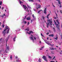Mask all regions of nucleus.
<instances>
[{"label":"nucleus","instance_id":"42","mask_svg":"<svg viewBox=\"0 0 62 62\" xmlns=\"http://www.w3.org/2000/svg\"><path fill=\"white\" fill-rule=\"evenodd\" d=\"M55 58V57L54 56V57L53 58V59H54Z\"/></svg>","mask_w":62,"mask_h":62},{"label":"nucleus","instance_id":"39","mask_svg":"<svg viewBox=\"0 0 62 62\" xmlns=\"http://www.w3.org/2000/svg\"><path fill=\"white\" fill-rule=\"evenodd\" d=\"M30 23H29V22H28V25H29L30 24Z\"/></svg>","mask_w":62,"mask_h":62},{"label":"nucleus","instance_id":"34","mask_svg":"<svg viewBox=\"0 0 62 62\" xmlns=\"http://www.w3.org/2000/svg\"><path fill=\"white\" fill-rule=\"evenodd\" d=\"M26 18V16H25V18L24 17V20H25V19Z\"/></svg>","mask_w":62,"mask_h":62},{"label":"nucleus","instance_id":"12","mask_svg":"<svg viewBox=\"0 0 62 62\" xmlns=\"http://www.w3.org/2000/svg\"><path fill=\"white\" fill-rule=\"evenodd\" d=\"M56 1H58V3L59 5H61V2H60V0H56Z\"/></svg>","mask_w":62,"mask_h":62},{"label":"nucleus","instance_id":"23","mask_svg":"<svg viewBox=\"0 0 62 62\" xmlns=\"http://www.w3.org/2000/svg\"><path fill=\"white\" fill-rule=\"evenodd\" d=\"M15 39H16V36H15V38L14 39V41H16Z\"/></svg>","mask_w":62,"mask_h":62},{"label":"nucleus","instance_id":"59","mask_svg":"<svg viewBox=\"0 0 62 62\" xmlns=\"http://www.w3.org/2000/svg\"><path fill=\"white\" fill-rule=\"evenodd\" d=\"M28 8H30V6H29L28 7Z\"/></svg>","mask_w":62,"mask_h":62},{"label":"nucleus","instance_id":"38","mask_svg":"<svg viewBox=\"0 0 62 62\" xmlns=\"http://www.w3.org/2000/svg\"><path fill=\"white\" fill-rule=\"evenodd\" d=\"M4 26H5V25H2V27H3V28H4Z\"/></svg>","mask_w":62,"mask_h":62},{"label":"nucleus","instance_id":"16","mask_svg":"<svg viewBox=\"0 0 62 62\" xmlns=\"http://www.w3.org/2000/svg\"><path fill=\"white\" fill-rule=\"evenodd\" d=\"M56 22L58 24H60V23L59 22V21H58V20H56Z\"/></svg>","mask_w":62,"mask_h":62},{"label":"nucleus","instance_id":"62","mask_svg":"<svg viewBox=\"0 0 62 62\" xmlns=\"http://www.w3.org/2000/svg\"><path fill=\"white\" fill-rule=\"evenodd\" d=\"M59 50H61V48H59Z\"/></svg>","mask_w":62,"mask_h":62},{"label":"nucleus","instance_id":"25","mask_svg":"<svg viewBox=\"0 0 62 62\" xmlns=\"http://www.w3.org/2000/svg\"><path fill=\"white\" fill-rule=\"evenodd\" d=\"M9 29H8L7 31V34H8V33L9 32Z\"/></svg>","mask_w":62,"mask_h":62},{"label":"nucleus","instance_id":"47","mask_svg":"<svg viewBox=\"0 0 62 62\" xmlns=\"http://www.w3.org/2000/svg\"><path fill=\"white\" fill-rule=\"evenodd\" d=\"M2 8V9H3L4 8V7H3L2 8Z\"/></svg>","mask_w":62,"mask_h":62},{"label":"nucleus","instance_id":"31","mask_svg":"<svg viewBox=\"0 0 62 62\" xmlns=\"http://www.w3.org/2000/svg\"><path fill=\"white\" fill-rule=\"evenodd\" d=\"M42 18L43 20H44L45 18H44V16H42Z\"/></svg>","mask_w":62,"mask_h":62},{"label":"nucleus","instance_id":"19","mask_svg":"<svg viewBox=\"0 0 62 62\" xmlns=\"http://www.w3.org/2000/svg\"><path fill=\"white\" fill-rule=\"evenodd\" d=\"M50 15V14H49L47 16V18L48 19H49V16Z\"/></svg>","mask_w":62,"mask_h":62},{"label":"nucleus","instance_id":"57","mask_svg":"<svg viewBox=\"0 0 62 62\" xmlns=\"http://www.w3.org/2000/svg\"><path fill=\"white\" fill-rule=\"evenodd\" d=\"M41 36H42L43 37H44V36H43V35Z\"/></svg>","mask_w":62,"mask_h":62},{"label":"nucleus","instance_id":"50","mask_svg":"<svg viewBox=\"0 0 62 62\" xmlns=\"http://www.w3.org/2000/svg\"><path fill=\"white\" fill-rule=\"evenodd\" d=\"M60 8H62V6H61V5H60Z\"/></svg>","mask_w":62,"mask_h":62},{"label":"nucleus","instance_id":"53","mask_svg":"<svg viewBox=\"0 0 62 62\" xmlns=\"http://www.w3.org/2000/svg\"><path fill=\"white\" fill-rule=\"evenodd\" d=\"M32 21H33L32 20H31V23H32Z\"/></svg>","mask_w":62,"mask_h":62},{"label":"nucleus","instance_id":"37","mask_svg":"<svg viewBox=\"0 0 62 62\" xmlns=\"http://www.w3.org/2000/svg\"><path fill=\"white\" fill-rule=\"evenodd\" d=\"M33 38H34V39H36V37H33Z\"/></svg>","mask_w":62,"mask_h":62},{"label":"nucleus","instance_id":"30","mask_svg":"<svg viewBox=\"0 0 62 62\" xmlns=\"http://www.w3.org/2000/svg\"><path fill=\"white\" fill-rule=\"evenodd\" d=\"M48 58H52V57H51V56H48Z\"/></svg>","mask_w":62,"mask_h":62},{"label":"nucleus","instance_id":"35","mask_svg":"<svg viewBox=\"0 0 62 62\" xmlns=\"http://www.w3.org/2000/svg\"><path fill=\"white\" fill-rule=\"evenodd\" d=\"M48 45H50L51 46H52V45L51 44H50L49 43H48Z\"/></svg>","mask_w":62,"mask_h":62},{"label":"nucleus","instance_id":"6","mask_svg":"<svg viewBox=\"0 0 62 62\" xmlns=\"http://www.w3.org/2000/svg\"><path fill=\"white\" fill-rule=\"evenodd\" d=\"M6 30H4V31L2 32V33L4 35V36H5V34H6Z\"/></svg>","mask_w":62,"mask_h":62},{"label":"nucleus","instance_id":"46","mask_svg":"<svg viewBox=\"0 0 62 62\" xmlns=\"http://www.w3.org/2000/svg\"><path fill=\"white\" fill-rule=\"evenodd\" d=\"M60 12L62 14V11H61V10H60Z\"/></svg>","mask_w":62,"mask_h":62},{"label":"nucleus","instance_id":"10","mask_svg":"<svg viewBox=\"0 0 62 62\" xmlns=\"http://www.w3.org/2000/svg\"><path fill=\"white\" fill-rule=\"evenodd\" d=\"M26 19L27 20H28V21H29V20H31V18H30V17H27L26 18Z\"/></svg>","mask_w":62,"mask_h":62},{"label":"nucleus","instance_id":"45","mask_svg":"<svg viewBox=\"0 0 62 62\" xmlns=\"http://www.w3.org/2000/svg\"><path fill=\"white\" fill-rule=\"evenodd\" d=\"M3 16H6V15L5 14H3Z\"/></svg>","mask_w":62,"mask_h":62},{"label":"nucleus","instance_id":"44","mask_svg":"<svg viewBox=\"0 0 62 62\" xmlns=\"http://www.w3.org/2000/svg\"><path fill=\"white\" fill-rule=\"evenodd\" d=\"M2 38H1L0 39V41H1L2 40Z\"/></svg>","mask_w":62,"mask_h":62},{"label":"nucleus","instance_id":"22","mask_svg":"<svg viewBox=\"0 0 62 62\" xmlns=\"http://www.w3.org/2000/svg\"><path fill=\"white\" fill-rule=\"evenodd\" d=\"M53 29L54 30V32H55V29L54 28V27L53 28Z\"/></svg>","mask_w":62,"mask_h":62},{"label":"nucleus","instance_id":"61","mask_svg":"<svg viewBox=\"0 0 62 62\" xmlns=\"http://www.w3.org/2000/svg\"><path fill=\"white\" fill-rule=\"evenodd\" d=\"M35 5H36V6H37V5H38V4H37V3L35 4Z\"/></svg>","mask_w":62,"mask_h":62},{"label":"nucleus","instance_id":"5","mask_svg":"<svg viewBox=\"0 0 62 62\" xmlns=\"http://www.w3.org/2000/svg\"><path fill=\"white\" fill-rule=\"evenodd\" d=\"M49 48H50L49 50H56V48L49 47Z\"/></svg>","mask_w":62,"mask_h":62},{"label":"nucleus","instance_id":"2","mask_svg":"<svg viewBox=\"0 0 62 62\" xmlns=\"http://www.w3.org/2000/svg\"><path fill=\"white\" fill-rule=\"evenodd\" d=\"M6 49L5 51H4V53H8V51H9V47L8 46H6Z\"/></svg>","mask_w":62,"mask_h":62},{"label":"nucleus","instance_id":"11","mask_svg":"<svg viewBox=\"0 0 62 62\" xmlns=\"http://www.w3.org/2000/svg\"><path fill=\"white\" fill-rule=\"evenodd\" d=\"M46 24H47V28H48V26H49L50 25V23H49V22H48V23H47Z\"/></svg>","mask_w":62,"mask_h":62},{"label":"nucleus","instance_id":"56","mask_svg":"<svg viewBox=\"0 0 62 62\" xmlns=\"http://www.w3.org/2000/svg\"><path fill=\"white\" fill-rule=\"evenodd\" d=\"M2 23L1 22H0V26L1 25V24Z\"/></svg>","mask_w":62,"mask_h":62},{"label":"nucleus","instance_id":"20","mask_svg":"<svg viewBox=\"0 0 62 62\" xmlns=\"http://www.w3.org/2000/svg\"><path fill=\"white\" fill-rule=\"evenodd\" d=\"M38 61H39V62H41V60L40 59V58H39V59L38 60Z\"/></svg>","mask_w":62,"mask_h":62},{"label":"nucleus","instance_id":"32","mask_svg":"<svg viewBox=\"0 0 62 62\" xmlns=\"http://www.w3.org/2000/svg\"><path fill=\"white\" fill-rule=\"evenodd\" d=\"M25 30H27V31H29V30L28 29H27L25 30Z\"/></svg>","mask_w":62,"mask_h":62},{"label":"nucleus","instance_id":"40","mask_svg":"<svg viewBox=\"0 0 62 62\" xmlns=\"http://www.w3.org/2000/svg\"><path fill=\"white\" fill-rule=\"evenodd\" d=\"M50 62H55L54 61H51Z\"/></svg>","mask_w":62,"mask_h":62},{"label":"nucleus","instance_id":"4","mask_svg":"<svg viewBox=\"0 0 62 62\" xmlns=\"http://www.w3.org/2000/svg\"><path fill=\"white\" fill-rule=\"evenodd\" d=\"M47 58V57L46 56H43L42 57V58L43 59H44L46 61H47V59L46 58Z\"/></svg>","mask_w":62,"mask_h":62},{"label":"nucleus","instance_id":"33","mask_svg":"<svg viewBox=\"0 0 62 62\" xmlns=\"http://www.w3.org/2000/svg\"><path fill=\"white\" fill-rule=\"evenodd\" d=\"M10 58H11V59H12V55H11Z\"/></svg>","mask_w":62,"mask_h":62},{"label":"nucleus","instance_id":"54","mask_svg":"<svg viewBox=\"0 0 62 62\" xmlns=\"http://www.w3.org/2000/svg\"><path fill=\"white\" fill-rule=\"evenodd\" d=\"M4 17V16H3V15L2 16V18H3Z\"/></svg>","mask_w":62,"mask_h":62},{"label":"nucleus","instance_id":"18","mask_svg":"<svg viewBox=\"0 0 62 62\" xmlns=\"http://www.w3.org/2000/svg\"><path fill=\"white\" fill-rule=\"evenodd\" d=\"M54 39H56V40H57V39H58V37H57V36H56V38H54Z\"/></svg>","mask_w":62,"mask_h":62},{"label":"nucleus","instance_id":"21","mask_svg":"<svg viewBox=\"0 0 62 62\" xmlns=\"http://www.w3.org/2000/svg\"><path fill=\"white\" fill-rule=\"evenodd\" d=\"M31 33H32V31H30L28 33V34L30 35V34H31Z\"/></svg>","mask_w":62,"mask_h":62},{"label":"nucleus","instance_id":"1","mask_svg":"<svg viewBox=\"0 0 62 62\" xmlns=\"http://www.w3.org/2000/svg\"><path fill=\"white\" fill-rule=\"evenodd\" d=\"M54 24L56 25V27L57 28V30H58V31H60V28H59L60 25L57 24L55 22V20H54Z\"/></svg>","mask_w":62,"mask_h":62},{"label":"nucleus","instance_id":"14","mask_svg":"<svg viewBox=\"0 0 62 62\" xmlns=\"http://www.w3.org/2000/svg\"><path fill=\"white\" fill-rule=\"evenodd\" d=\"M49 37H53L54 36V34H51L49 35Z\"/></svg>","mask_w":62,"mask_h":62},{"label":"nucleus","instance_id":"13","mask_svg":"<svg viewBox=\"0 0 62 62\" xmlns=\"http://www.w3.org/2000/svg\"><path fill=\"white\" fill-rule=\"evenodd\" d=\"M32 17L34 18V20H36V17L34 16V14H32Z\"/></svg>","mask_w":62,"mask_h":62},{"label":"nucleus","instance_id":"52","mask_svg":"<svg viewBox=\"0 0 62 62\" xmlns=\"http://www.w3.org/2000/svg\"><path fill=\"white\" fill-rule=\"evenodd\" d=\"M46 41H46H45V42H46V43H47V42H46V41Z\"/></svg>","mask_w":62,"mask_h":62},{"label":"nucleus","instance_id":"55","mask_svg":"<svg viewBox=\"0 0 62 62\" xmlns=\"http://www.w3.org/2000/svg\"><path fill=\"white\" fill-rule=\"evenodd\" d=\"M49 43L47 42V43H46V44H48Z\"/></svg>","mask_w":62,"mask_h":62},{"label":"nucleus","instance_id":"3","mask_svg":"<svg viewBox=\"0 0 62 62\" xmlns=\"http://www.w3.org/2000/svg\"><path fill=\"white\" fill-rule=\"evenodd\" d=\"M47 22H49V23L50 24V27H51L52 28L53 27H52V26L51 25H52V21H51V20L50 19H49V20H47Z\"/></svg>","mask_w":62,"mask_h":62},{"label":"nucleus","instance_id":"36","mask_svg":"<svg viewBox=\"0 0 62 62\" xmlns=\"http://www.w3.org/2000/svg\"><path fill=\"white\" fill-rule=\"evenodd\" d=\"M55 13L56 15V17H57V14H56V12H55Z\"/></svg>","mask_w":62,"mask_h":62},{"label":"nucleus","instance_id":"43","mask_svg":"<svg viewBox=\"0 0 62 62\" xmlns=\"http://www.w3.org/2000/svg\"><path fill=\"white\" fill-rule=\"evenodd\" d=\"M51 53L52 54H54V53H53V52H51Z\"/></svg>","mask_w":62,"mask_h":62},{"label":"nucleus","instance_id":"15","mask_svg":"<svg viewBox=\"0 0 62 62\" xmlns=\"http://www.w3.org/2000/svg\"><path fill=\"white\" fill-rule=\"evenodd\" d=\"M23 8H24L26 10V8L27 7L26 6H24V5H23Z\"/></svg>","mask_w":62,"mask_h":62},{"label":"nucleus","instance_id":"51","mask_svg":"<svg viewBox=\"0 0 62 62\" xmlns=\"http://www.w3.org/2000/svg\"><path fill=\"white\" fill-rule=\"evenodd\" d=\"M26 8H27V10H28V8L27 7H26Z\"/></svg>","mask_w":62,"mask_h":62},{"label":"nucleus","instance_id":"48","mask_svg":"<svg viewBox=\"0 0 62 62\" xmlns=\"http://www.w3.org/2000/svg\"><path fill=\"white\" fill-rule=\"evenodd\" d=\"M31 33H32V34H33V33H34V32L33 31H31Z\"/></svg>","mask_w":62,"mask_h":62},{"label":"nucleus","instance_id":"29","mask_svg":"<svg viewBox=\"0 0 62 62\" xmlns=\"http://www.w3.org/2000/svg\"><path fill=\"white\" fill-rule=\"evenodd\" d=\"M40 11H42V10H39V11H38V13H39V12H40Z\"/></svg>","mask_w":62,"mask_h":62},{"label":"nucleus","instance_id":"41","mask_svg":"<svg viewBox=\"0 0 62 62\" xmlns=\"http://www.w3.org/2000/svg\"><path fill=\"white\" fill-rule=\"evenodd\" d=\"M24 23H25V24L27 22L26 21H25V22H24Z\"/></svg>","mask_w":62,"mask_h":62},{"label":"nucleus","instance_id":"58","mask_svg":"<svg viewBox=\"0 0 62 62\" xmlns=\"http://www.w3.org/2000/svg\"><path fill=\"white\" fill-rule=\"evenodd\" d=\"M54 19H56V17H54Z\"/></svg>","mask_w":62,"mask_h":62},{"label":"nucleus","instance_id":"49","mask_svg":"<svg viewBox=\"0 0 62 62\" xmlns=\"http://www.w3.org/2000/svg\"><path fill=\"white\" fill-rule=\"evenodd\" d=\"M49 33L48 32V33H47L46 34H47V35H49Z\"/></svg>","mask_w":62,"mask_h":62},{"label":"nucleus","instance_id":"8","mask_svg":"<svg viewBox=\"0 0 62 62\" xmlns=\"http://www.w3.org/2000/svg\"><path fill=\"white\" fill-rule=\"evenodd\" d=\"M47 8H45V9L44 11V13H45V14H46L47 13L46 12V10Z\"/></svg>","mask_w":62,"mask_h":62},{"label":"nucleus","instance_id":"9","mask_svg":"<svg viewBox=\"0 0 62 62\" xmlns=\"http://www.w3.org/2000/svg\"><path fill=\"white\" fill-rule=\"evenodd\" d=\"M41 7V6H40V5H38V7H37L36 8L37 9H38V8H40V7Z\"/></svg>","mask_w":62,"mask_h":62},{"label":"nucleus","instance_id":"60","mask_svg":"<svg viewBox=\"0 0 62 62\" xmlns=\"http://www.w3.org/2000/svg\"><path fill=\"white\" fill-rule=\"evenodd\" d=\"M27 11H28V12H29V11L28 10H27Z\"/></svg>","mask_w":62,"mask_h":62},{"label":"nucleus","instance_id":"63","mask_svg":"<svg viewBox=\"0 0 62 62\" xmlns=\"http://www.w3.org/2000/svg\"><path fill=\"white\" fill-rule=\"evenodd\" d=\"M16 61H17V62H19V61H18V60H16Z\"/></svg>","mask_w":62,"mask_h":62},{"label":"nucleus","instance_id":"28","mask_svg":"<svg viewBox=\"0 0 62 62\" xmlns=\"http://www.w3.org/2000/svg\"><path fill=\"white\" fill-rule=\"evenodd\" d=\"M19 3L20 4H21L22 3V1H21V0H19Z\"/></svg>","mask_w":62,"mask_h":62},{"label":"nucleus","instance_id":"17","mask_svg":"<svg viewBox=\"0 0 62 62\" xmlns=\"http://www.w3.org/2000/svg\"><path fill=\"white\" fill-rule=\"evenodd\" d=\"M8 39H7L6 40V46H7V42L8 41Z\"/></svg>","mask_w":62,"mask_h":62},{"label":"nucleus","instance_id":"64","mask_svg":"<svg viewBox=\"0 0 62 62\" xmlns=\"http://www.w3.org/2000/svg\"><path fill=\"white\" fill-rule=\"evenodd\" d=\"M59 45H61V43H60L59 44Z\"/></svg>","mask_w":62,"mask_h":62},{"label":"nucleus","instance_id":"7","mask_svg":"<svg viewBox=\"0 0 62 62\" xmlns=\"http://www.w3.org/2000/svg\"><path fill=\"white\" fill-rule=\"evenodd\" d=\"M29 38H30L32 40L33 42H34V39L33 37H29Z\"/></svg>","mask_w":62,"mask_h":62},{"label":"nucleus","instance_id":"24","mask_svg":"<svg viewBox=\"0 0 62 62\" xmlns=\"http://www.w3.org/2000/svg\"><path fill=\"white\" fill-rule=\"evenodd\" d=\"M7 27V26H6V28H5V30H7L8 29V28Z\"/></svg>","mask_w":62,"mask_h":62},{"label":"nucleus","instance_id":"27","mask_svg":"<svg viewBox=\"0 0 62 62\" xmlns=\"http://www.w3.org/2000/svg\"><path fill=\"white\" fill-rule=\"evenodd\" d=\"M2 4V2L1 1L0 2V5H1Z\"/></svg>","mask_w":62,"mask_h":62},{"label":"nucleus","instance_id":"26","mask_svg":"<svg viewBox=\"0 0 62 62\" xmlns=\"http://www.w3.org/2000/svg\"><path fill=\"white\" fill-rule=\"evenodd\" d=\"M30 1V2H34V0H28Z\"/></svg>","mask_w":62,"mask_h":62}]
</instances>
